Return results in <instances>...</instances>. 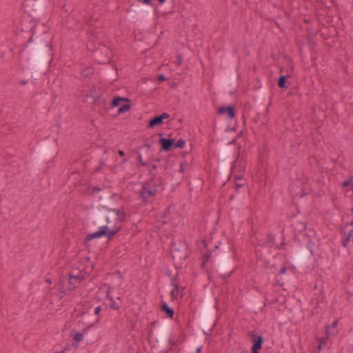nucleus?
I'll return each instance as SVG.
<instances>
[{
	"label": "nucleus",
	"instance_id": "1",
	"mask_svg": "<svg viewBox=\"0 0 353 353\" xmlns=\"http://www.w3.org/2000/svg\"><path fill=\"white\" fill-rule=\"evenodd\" d=\"M102 217L105 219L107 225L110 227L119 226L125 219V214L121 209L119 210H108L107 212L102 214Z\"/></svg>",
	"mask_w": 353,
	"mask_h": 353
},
{
	"label": "nucleus",
	"instance_id": "2",
	"mask_svg": "<svg viewBox=\"0 0 353 353\" xmlns=\"http://www.w3.org/2000/svg\"><path fill=\"white\" fill-rule=\"evenodd\" d=\"M121 229L120 226L110 227L109 225H103L100 227L99 230L89 234L85 238V243L96 238H100L103 236H106L108 239H111Z\"/></svg>",
	"mask_w": 353,
	"mask_h": 353
},
{
	"label": "nucleus",
	"instance_id": "3",
	"mask_svg": "<svg viewBox=\"0 0 353 353\" xmlns=\"http://www.w3.org/2000/svg\"><path fill=\"white\" fill-rule=\"evenodd\" d=\"M152 181L144 182L140 191V196L142 200L147 201L151 196L155 195L157 188L155 185H151Z\"/></svg>",
	"mask_w": 353,
	"mask_h": 353
},
{
	"label": "nucleus",
	"instance_id": "4",
	"mask_svg": "<svg viewBox=\"0 0 353 353\" xmlns=\"http://www.w3.org/2000/svg\"><path fill=\"white\" fill-rule=\"evenodd\" d=\"M170 115L167 112H163L159 116L152 118L148 123V127L152 128L156 125H160L163 123V120L168 119Z\"/></svg>",
	"mask_w": 353,
	"mask_h": 353
},
{
	"label": "nucleus",
	"instance_id": "5",
	"mask_svg": "<svg viewBox=\"0 0 353 353\" xmlns=\"http://www.w3.org/2000/svg\"><path fill=\"white\" fill-rule=\"evenodd\" d=\"M220 114H227L229 119H233L235 117L234 108L233 106L221 107L218 110Z\"/></svg>",
	"mask_w": 353,
	"mask_h": 353
},
{
	"label": "nucleus",
	"instance_id": "6",
	"mask_svg": "<svg viewBox=\"0 0 353 353\" xmlns=\"http://www.w3.org/2000/svg\"><path fill=\"white\" fill-rule=\"evenodd\" d=\"M162 150L170 151L174 145V140L172 139L161 138L159 140Z\"/></svg>",
	"mask_w": 353,
	"mask_h": 353
},
{
	"label": "nucleus",
	"instance_id": "7",
	"mask_svg": "<svg viewBox=\"0 0 353 353\" xmlns=\"http://www.w3.org/2000/svg\"><path fill=\"white\" fill-rule=\"evenodd\" d=\"M251 341L253 343L252 348L261 349L263 343V339L261 336L251 335Z\"/></svg>",
	"mask_w": 353,
	"mask_h": 353
},
{
	"label": "nucleus",
	"instance_id": "8",
	"mask_svg": "<svg viewBox=\"0 0 353 353\" xmlns=\"http://www.w3.org/2000/svg\"><path fill=\"white\" fill-rule=\"evenodd\" d=\"M161 310L165 312L170 319L174 317V312L172 308L168 306V305L163 301L161 302Z\"/></svg>",
	"mask_w": 353,
	"mask_h": 353
},
{
	"label": "nucleus",
	"instance_id": "9",
	"mask_svg": "<svg viewBox=\"0 0 353 353\" xmlns=\"http://www.w3.org/2000/svg\"><path fill=\"white\" fill-rule=\"evenodd\" d=\"M154 161L158 163L157 164H153L151 167L152 169L149 170V174L151 175H154L152 172L153 170H160L161 171H165L167 168L166 165L161 163V159L157 158L154 159Z\"/></svg>",
	"mask_w": 353,
	"mask_h": 353
},
{
	"label": "nucleus",
	"instance_id": "10",
	"mask_svg": "<svg viewBox=\"0 0 353 353\" xmlns=\"http://www.w3.org/2000/svg\"><path fill=\"white\" fill-rule=\"evenodd\" d=\"M172 285H173L174 288L171 292V295L172 296V297H175L178 295L179 293V285L176 282V278L172 279Z\"/></svg>",
	"mask_w": 353,
	"mask_h": 353
},
{
	"label": "nucleus",
	"instance_id": "11",
	"mask_svg": "<svg viewBox=\"0 0 353 353\" xmlns=\"http://www.w3.org/2000/svg\"><path fill=\"white\" fill-rule=\"evenodd\" d=\"M121 101L129 102L130 100L128 98L120 97H116L112 101V107L114 108V107L119 106Z\"/></svg>",
	"mask_w": 353,
	"mask_h": 353
},
{
	"label": "nucleus",
	"instance_id": "12",
	"mask_svg": "<svg viewBox=\"0 0 353 353\" xmlns=\"http://www.w3.org/2000/svg\"><path fill=\"white\" fill-rule=\"evenodd\" d=\"M107 297L110 300V307L114 309V310H119V305L118 304H117V303L114 300L113 297L112 296H110V292H108L107 293Z\"/></svg>",
	"mask_w": 353,
	"mask_h": 353
},
{
	"label": "nucleus",
	"instance_id": "13",
	"mask_svg": "<svg viewBox=\"0 0 353 353\" xmlns=\"http://www.w3.org/2000/svg\"><path fill=\"white\" fill-rule=\"evenodd\" d=\"M278 85L281 88H286L288 86L286 85V77L282 75L279 77L278 81Z\"/></svg>",
	"mask_w": 353,
	"mask_h": 353
},
{
	"label": "nucleus",
	"instance_id": "14",
	"mask_svg": "<svg viewBox=\"0 0 353 353\" xmlns=\"http://www.w3.org/2000/svg\"><path fill=\"white\" fill-rule=\"evenodd\" d=\"M83 334L81 332H76L73 336V340L75 341L77 343H79L83 341Z\"/></svg>",
	"mask_w": 353,
	"mask_h": 353
},
{
	"label": "nucleus",
	"instance_id": "15",
	"mask_svg": "<svg viewBox=\"0 0 353 353\" xmlns=\"http://www.w3.org/2000/svg\"><path fill=\"white\" fill-rule=\"evenodd\" d=\"M139 149H138L137 151H136V153L137 154V159H138V161L139 162V163L143 165V166H145L148 165V162H145L143 161V157H142V154L140 153L139 152Z\"/></svg>",
	"mask_w": 353,
	"mask_h": 353
},
{
	"label": "nucleus",
	"instance_id": "16",
	"mask_svg": "<svg viewBox=\"0 0 353 353\" xmlns=\"http://www.w3.org/2000/svg\"><path fill=\"white\" fill-rule=\"evenodd\" d=\"M352 239L353 241V230L352 231L350 232V233L348 234V235L346 236V238L343 241V245L344 247H346L348 242Z\"/></svg>",
	"mask_w": 353,
	"mask_h": 353
},
{
	"label": "nucleus",
	"instance_id": "17",
	"mask_svg": "<svg viewBox=\"0 0 353 353\" xmlns=\"http://www.w3.org/2000/svg\"><path fill=\"white\" fill-rule=\"evenodd\" d=\"M130 108V105L125 104V105H122L121 108H119V109L118 110V113L119 114L125 113V112L129 110Z\"/></svg>",
	"mask_w": 353,
	"mask_h": 353
},
{
	"label": "nucleus",
	"instance_id": "18",
	"mask_svg": "<svg viewBox=\"0 0 353 353\" xmlns=\"http://www.w3.org/2000/svg\"><path fill=\"white\" fill-rule=\"evenodd\" d=\"M85 97H91V98H95L96 97V90L94 88L90 89L85 94Z\"/></svg>",
	"mask_w": 353,
	"mask_h": 353
},
{
	"label": "nucleus",
	"instance_id": "19",
	"mask_svg": "<svg viewBox=\"0 0 353 353\" xmlns=\"http://www.w3.org/2000/svg\"><path fill=\"white\" fill-rule=\"evenodd\" d=\"M81 277L79 276H73L72 274H70L69 276V283L70 285H72V280H74L75 283H80L81 281Z\"/></svg>",
	"mask_w": 353,
	"mask_h": 353
},
{
	"label": "nucleus",
	"instance_id": "20",
	"mask_svg": "<svg viewBox=\"0 0 353 353\" xmlns=\"http://www.w3.org/2000/svg\"><path fill=\"white\" fill-rule=\"evenodd\" d=\"M327 343V339L326 338H322L320 339V341L318 344L317 348L318 350H321L323 348V347L326 345Z\"/></svg>",
	"mask_w": 353,
	"mask_h": 353
},
{
	"label": "nucleus",
	"instance_id": "21",
	"mask_svg": "<svg viewBox=\"0 0 353 353\" xmlns=\"http://www.w3.org/2000/svg\"><path fill=\"white\" fill-rule=\"evenodd\" d=\"M185 142L183 139H179L177 141V142L174 144L175 148H183L185 146Z\"/></svg>",
	"mask_w": 353,
	"mask_h": 353
},
{
	"label": "nucleus",
	"instance_id": "22",
	"mask_svg": "<svg viewBox=\"0 0 353 353\" xmlns=\"http://www.w3.org/2000/svg\"><path fill=\"white\" fill-rule=\"evenodd\" d=\"M101 311V306H97L95 307L94 309V314H98Z\"/></svg>",
	"mask_w": 353,
	"mask_h": 353
},
{
	"label": "nucleus",
	"instance_id": "23",
	"mask_svg": "<svg viewBox=\"0 0 353 353\" xmlns=\"http://www.w3.org/2000/svg\"><path fill=\"white\" fill-rule=\"evenodd\" d=\"M158 79L161 81H165L166 80V78L163 75V74H160L159 75L158 77Z\"/></svg>",
	"mask_w": 353,
	"mask_h": 353
},
{
	"label": "nucleus",
	"instance_id": "24",
	"mask_svg": "<svg viewBox=\"0 0 353 353\" xmlns=\"http://www.w3.org/2000/svg\"><path fill=\"white\" fill-rule=\"evenodd\" d=\"M231 274V272L228 273V274H222L221 275V276L223 279H227L228 278L230 277Z\"/></svg>",
	"mask_w": 353,
	"mask_h": 353
},
{
	"label": "nucleus",
	"instance_id": "25",
	"mask_svg": "<svg viewBox=\"0 0 353 353\" xmlns=\"http://www.w3.org/2000/svg\"><path fill=\"white\" fill-rule=\"evenodd\" d=\"M236 190H238L239 188L242 187L243 185V183H240L238 181L235 182Z\"/></svg>",
	"mask_w": 353,
	"mask_h": 353
},
{
	"label": "nucleus",
	"instance_id": "26",
	"mask_svg": "<svg viewBox=\"0 0 353 353\" xmlns=\"http://www.w3.org/2000/svg\"><path fill=\"white\" fill-rule=\"evenodd\" d=\"M103 165H104V162H103V161H101V162L100 163L99 166L97 168L96 170H97V171H99V170L101 169L102 166H103Z\"/></svg>",
	"mask_w": 353,
	"mask_h": 353
},
{
	"label": "nucleus",
	"instance_id": "27",
	"mask_svg": "<svg viewBox=\"0 0 353 353\" xmlns=\"http://www.w3.org/2000/svg\"><path fill=\"white\" fill-rule=\"evenodd\" d=\"M286 271H287V268L285 267H283L280 270L279 273L285 274Z\"/></svg>",
	"mask_w": 353,
	"mask_h": 353
},
{
	"label": "nucleus",
	"instance_id": "28",
	"mask_svg": "<svg viewBox=\"0 0 353 353\" xmlns=\"http://www.w3.org/2000/svg\"><path fill=\"white\" fill-rule=\"evenodd\" d=\"M242 179V174L236 175L235 176V182L238 181V180H240Z\"/></svg>",
	"mask_w": 353,
	"mask_h": 353
},
{
	"label": "nucleus",
	"instance_id": "29",
	"mask_svg": "<svg viewBox=\"0 0 353 353\" xmlns=\"http://www.w3.org/2000/svg\"><path fill=\"white\" fill-rule=\"evenodd\" d=\"M19 83L22 85H25L28 83V81L27 80H21L19 81Z\"/></svg>",
	"mask_w": 353,
	"mask_h": 353
},
{
	"label": "nucleus",
	"instance_id": "30",
	"mask_svg": "<svg viewBox=\"0 0 353 353\" xmlns=\"http://www.w3.org/2000/svg\"><path fill=\"white\" fill-rule=\"evenodd\" d=\"M239 162L237 161H235L234 162V165H233V171H235V170L236 169V167H237V165H238Z\"/></svg>",
	"mask_w": 353,
	"mask_h": 353
},
{
	"label": "nucleus",
	"instance_id": "31",
	"mask_svg": "<svg viewBox=\"0 0 353 353\" xmlns=\"http://www.w3.org/2000/svg\"><path fill=\"white\" fill-rule=\"evenodd\" d=\"M142 2L145 4L150 5L151 4V0H142Z\"/></svg>",
	"mask_w": 353,
	"mask_h": 353
},
{
	"label": "nucleus",
	"instance_id": "32",
	"mask_svg": "<svg viewBox=\"0 0 353 353\" xmlns=\"http://www.w3.org/2000/svg\"><path fill=\"white\" fill-rule=\"evenodd\" d=\"M350 183H351V182H350V181H345V182L343 183V186H345V187H347V186H349V185H350Z\"/></svg>",
	"mask_w": 353,
	"mask_h": 353
},
{
	"label": "nucleus",
	"instance_id": "33",
	"mask_svg": "<svg viewBox=\"0 0 353 353\" xmlns=\"http://www.w3.org/2000/svg\"><path fill=\"white\" fill-rule=\"evenodd\" d=\"M260 349H255V348H252V353H259V350Z\"/></svg>",
	"mask_w": 353,
	"mask_h": 353
},
{
	"label": "nucleus",
	"instance_id": "34",
	"mask_svg": "<svg viewBox=\"0 0 353 353\" xmlns=\"http://www.w3.org/2000/svg\"><path fill=\"white\" fill-rule=\"evenodd\" d=\"M118 153L121 157L125 156V152L123 150H119Z\"/></svg>",
	"mask_w": 353,
	"mask_h": 353
},
{
	"label": "nucleus",
	"instance_id": "35",
	"mask_svg": "<svg viewBox=\"0 0 353 353\" xmlns=\"http://www.w3.org/2000/svg\"><path fill=\"white\" fill-rule=\"evenodd\" d=\"M150 145L149 143H146L145 144L142 148H148V150L150 149Z\"/></svg>",
	"mask_w": 353,
	"mask_h": 353
},
{
	"label": "nucleus",
	"instance_id": "36",
	"mask_svg": "<svg viewBox=\"0 0 353 353\" xmlns=\"http://www.w3.org/2000/svg\"><path fill=\"white\" fill-rule=\"evenodd\" d=\"M72 285H73V287L71 288V290H73L77 288L76 283L75 282L74 283L73 280H72Z\"/></svg>",
	"mask_w": 353,
	"mask_h": 353
},
{
	"label": "nucleus",
	"instance_id": "37",
	"mask_svg": "<svg viewBox=\"0 0 353 353\" xmlns=\"http://www.w3.org/2000/svg\"><path fill=\"white\" fill-rule=\"evenodd\" d=\"M82 75H83V76H85V77L88 76V74L86 72V70H83V71L82 72Z\"/></svg>",
	"mask_w": 353,
	"mask_h": 353
},
{
	"label": "nucleus",
	"instance_id": "38",
	"mask_svg": "<svg viewBox=\"0 0 353 353\" xmlns=\"http://www.w3.org/2000/svg\"><path fill=\"white\" fill-rule=\"evenodd\" d=\"M337 325V321H335L332 323V327H335Z\"/></svg>",
	"mask_w": 353,
	"mask_h": 353
},
{
	"label": "nucleus",
	"instance_id": "39",
	"mask_svg": "<svg viewBox=\"0 0 353 353\" xmlns=\"http://www.w3.org/2000/svg\"><path fill=\"white\" fill-rule=\"evenodd\" d=\"M100 190H101V189H100V188H94V189L93 192H99Z\"/></svg>",
	"mask_w": 353,
	"mask_h": 353
},
{
	"label": "nucleus",
	"instance_id": "40",
	"mask_svg": "<svg viewBox=\"0 0 353 353\" xmlns=\"http://www.w3.org/2000/svg\"><path fill=\"white\" fill-rule=\"evenodd\" d=\"M72 346H73L74 348H77V347H78V344H77V343H72Z\"/></svg>",
	"mask_w": 353,
	"mask_h": 353
},
{
	"label": "nucleus",
	"instance_id": "41",
	"mask_svg": "<svg viewBox=\"0 0 353 353\" xmlns=\"http://www.w3.org/2000/svg\"><path fill=\"white\" fill-rule=\"evenodd\" d=\"M128 161V158H124L123 160V163H125Z\"/></svg>",
	"mask_w": 353,
	"mask_h": 353
},
{
	"label": "nucleus",
	"instance_id": "42",
	"mask_svg": "<svg viewBox=\"0 0 353 353\" xmlns=\"http://www.w3.org/2000/svg\"><path fill=\"white\" fill-rule=\"evenodd\" d=\"M165 0H159V3H163V2H165Z\"/></svg>",
	"mask_w": 353,
	"mask_h": 353
},
{
	"label": "nucleus",
	"instance_id": "43",
	"mask_svg": "<svg viewBox=\"0 0 353 353\" xmlns=\"http://www.w3.org/2000/svg\"><path fill=\"white\" fill-rule=\"evenodd\" d=\"M46 282H48V283H51V280H50V279H48L46 280Z\"/></svg>",
	"mask_w": 353,
	"mask_h": 353
},
{
	"label": "nucleus",
	"instance_id": "44",
	"mask_svg": "<svg viewBox=\"0 0 353 353\" xmlns=\"http://www.w3.org/2000/svg\"><path fill=\"white\" fill-rule=\"evenodd\" d=\"M348 225H352V226H353V221H351L350 223H348Z\"/></svg>",
	"mask_w": 353,
	"mask_h": 353
},
{
	"label": "nucleus",
	"instance_id": "45",
	"mask_svg": "<svg viewBox=\"0 0 353 353\" xmlns=\"http://www.w3.org/2000/svg\"><path fill=\"white\" fill-rule=\"evenodd\" d=\"M199 352H200V348H198V349L196 350V352H197V353H199Z\"/></svg>",
	"mask_w": 353,
	"mask_h": 353
},
{
	"label": "nucleus",
	"instance_id": "46",
	"mask_svg": "<svg viewBox=\"0 0 353 353\" xmlns=\"http://www.w3.org/2000/svg\"><path fill=\"white\" fill-rule=\"evenodd\" d=\"M244 169H245V168H244V167H243V168H241L240 172H242V171H243V170H244Z\"/></svg>",
	"mask_w": 353,
	"mask_h": 353
},
{
	"label": "nucleus",
	"instance_id": "47",
	"mask_svg": "<svg viewBox=\"0 0 353 353\" xmlns=\"http://www.w3.org/2000/svg\"><path fill=\"white\" fill-rule=\"evenodd\" d=\"M205 263V260L203 261L202 265Z\"/></svg>",
	"mask_w": 353,
	"mask_h": 353
},
{
	"label": "nucleus",
	"instance_id": "48",
	"mask_svg": "<svg viewBox=\"0 0 353 353\" xmlns=\"http://www.w3.org/2000/svg\"><path fill=\"white\" fill-rule=\"evenodd\" d=\"M352 213H353V207H352Z\"/></svg>",
	"mask_w": 353,
	"mask_h": 353
}]
</instances>
